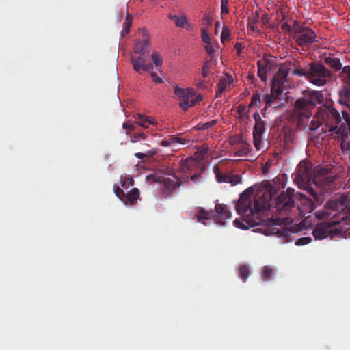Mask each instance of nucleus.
Instances as JSON below:
<instances>
[{
	"label": "nucleus",
	"mask_w": 350,
	"mask_h": 350,
	"mask_svg": "<svg viewBox=\"0 0 350 350\" xmlns=\"http://www.w3.org/2000/svg\"><path fill=\"white\" fill-rule=\"evenodd\" d=\"M340 218L344 221V223L350 225V204L346 209V213H342L340 214Z\"/></svg>",
	"instance_id": "nucleus-44"
},
{
	"label": "nucleus",
	"mask_w": 350,
	"mask_h": 350,
	"mask_svg": "<svg viewBox=\"0 0 350 350\" xmlns=\"http://www.w3.org/2000/svg\"><path fill=\"white\" fill-rule=\"evenodd\" d=\"M174 92L178 97L179 106L184 111H187L190 107L194 106L202 99L201 95L196 96L195 92L191 88L183 89L176 86Z\"/></svg>",
	"instance_id": "nucleus-7"
},
{
	"label": "nucleus",
	"mask_w": 350,
	"mask_h": 350,
	"mask_svg": "<svg viewBox=\"0 0 350 350\" xmlns=\"http://www.w3.org/2000/svg\"><path fill=\"white\" fill-rule=\"evenodd\" d=\"M132 16L128 13L125 21L123 23V29L122 31V36H124L129 32V29L131 25Z\"/></svg>",
	"instance_id": "nucleus-37"
},
{
	"label": "nucleus",
	"mask_w": 350,
	"mask_h": 350,
	"mask_svg": "<svg viewBox=\"0 0 350 350\" xmlns=\"http://www.w3.org/2000/svg\"><path fill=\"white\" fill-rule=\"evenodd\" d=\"M213 216V212L207 211L203 208H199L195 213V217L199 222H204V220H209Z\"/></svg>",
	"instance_id": "nucleus-29"
},
{
	"label": "nucleus",
	"mask_w": 350,
	"mask_h": 350,
	"mask_svg": "<svg viewBox=\"0 0 350 350\" xmlns=\"http://www.w3.org/2000/svg\"><path fill=\"white\" fill-rule=\"evenodd\" d=\"M148 135L143 132H135L130 137V141L132 143H137L140 140H146Z\"/></svg>",
	"instance_id": "nucleus-34"
},
{
	"label": "nucleus",
	"mask_w": 350,
	"mask_h": 350,
	"mask_svg": "<svg viewBox=\"0 0 350 350\" xmlns=\"http://www.w3.org/2000/svg\"><path fill=\"white\" fill-rule=\"evenodd\" d=\"M304 96L305 98H306L312 109H314L317 105L322 103L324 100L322 92L317 90H312L304 92Z\"/></svg>",
	"instance_id": "nucleus-16"
},
{
	"label": "nucleus",
	"mask_w": 350,
	"mask_h": 350,
	"mask_svg": "<svg viewBox=\"0 0 350 350\" xmlns=\"http://www.w3.org/2000/svg\"><path fill=\"white\" fill-rule=\"evenodd\" d=\"M157 152L154 149H152V150H149L148 151H146L145 153H142V152H137V153H135V157L137 159H143L144 158H149V157H152L153 156H154L156 154Z\"/></svg>",
	"instance_id": "nucleus-39"
},
{
	"label": "nucleus",
	"mask_w": 350,
	"mask_h": 350,
	"mask_svg": "<svg viewBox=\"0 0 350 350\" xmlns=\"http://www.w3.org/2000/svg\"><path fill=\"white\" fill-rule=\"evenodd\" d=\"M312 108L304 96L297 99L293 105V113L297 119L298 126H303L312 115Z\"/></svg>",
	"instance_id": "nucleus-8"
},
{
	"label": "nucleus",
	"mask_w": 350,
	"mask_h": 350,
	"mask_svg": "<svg viewBox=\"0 0 350 350\" xmlns=\"http://www.w3.org/2000/svg\"><path fill=\"white\" fill-rule=\"evenodd\" d=\"M282 93H276L273 92V87H271V91L270 94H266L264 97V103L265 104V107L263 111H265L267 108L271 107L272 105L276 101L277 99L279 98L280 96Z\"/></svg>",
	"instance_id": "nucleus-26"
},
{
	"label": "nucleus",
	"mask_w": 350,
	"mask_h": 350,
	"mask_svg": "<svg viewBox=\"0 0 350 350\" xmlns=\"http://www.w3.org/2000/svg\"><path fill=\"white\" fill-rule=\"evenodd\" d=\"M215 212V220L221 225H225L226 221L231 217V213L227 206L223 204H216Z\"/></svg>",
	"instance_id": "nucleus-17"
},
{
	"label": "nucleus",
	"mask_w": 350,
	"mask_h": 350,
	"mask_svg": "<svg viewBox=\"0 0 350 350\" xmlns=\"http://www.w3.org/2000/svg\"><path fill=\"white\" fill-rule=\"evenodd\" d=\"M217 61H213L211 59H206L202 67L201 75L203 78L208 77L214 67L217 65Z\"/></svg>",
	"instance_id": "nucleus-23"
},
{
	"label": "nucleus",
	"mask_w": 350,
	"mask_h": 350,
	"mask_svg": "<svg viewBox=\"0 0 350 350\" xmlns=\"http://www.w3.org/2000/svg\"><path fill=\"white\" fill-rule=\"evenodd\" d=\"M231 29L227 27L224 26L222 28V32L221 35V42L224 44L230 40Z\"/></svg>",
	"instance_id": "nucleus-36"
},
{
	"label": "nucleus",
	"mask_w": 350,
	"mask_h": 350,
	"mask_svg": "<svg viewBox=\"0 0 350 350\" xmlns=\"http://www.w3.org/2000/svg\"><path fill=\"white\" fill-rule=\"evenodd\" d=\"M308 66L306 69L303 68L301 66H299L297 68H295L292 70L291 74L293 75H298L299 77H304L308 81Z\"/></svg>",
	"instance_id": "nucleus-35"
},
{
	"label": "nucleus",
	"mask_w": 350,
	"mask_h": 350,
	"mask_svg": "<svg viewBox=\"0 0 350 350\" xmlns=\"http://www.w3.org/2000/svg\"><path fill=\"white\" fill-rule=\"evenodd\" d=\"M253 193L252 187L247 189L240 195L235 206L237 213L243 217L242 221L236 219L233 221L234 226L238 228L247 229L249 226L257 225L259 221L255 219L259 220V214L270 208L273 196L269 188L265 191L258 190L254 196Z\"/></svg>",
	"instance_id": "nucleus-1"
},
{
	"label": "nucleus",
	"mask_w": 350,
	"mask_h": 350,
	"mask_svg": "<svg viewBox=\"0 0 350 350\" xmlns=\"http://www.w3.org/2000/svg\"><path fill=\"white\" fill-rule=\"evenodd\" d=\"M161 144L165 147L170 146L172 145V142L170 140V138L167 139L163 140L161 142Z\"/></svg>",
	"instance_id": "nucleus-60"
},
{
	"label": "nucleus",
	"mask_w": 350,
	"mask_h": 350,
	"mask_svg": "<svg viewBox=\"0 0 350 350\" xmlns=\"http://www.w3.org/2000/svg\"><path fill=\"white\" fill-rule=\"evenodd\" d=\"M293 29L295 32L294 38L299 46H307L315 41L316 33L312 29L300 26L296 21L294 23Z\"/></svg>",
	"instance_id": "nucleus-9"
},
{
	"label": "nucleus",
	"mask_w": 350,
	"mask_h": 350,
	"mask_svg": "<svg viewBox=\"0 0 350 350\" xmlns=\"http://www.w3.org/2000/svg\"><path fill=\"white\" fill-rule=\"evenodd\" d=\"M223 27L221 25V23L219 21H217L215 23V33L218 34L220 31V29H222Z\"/></svg>",
	"instance_id": "nucleus-58"
},
{
	"label": "nucleus",
	"mask_w": 350,
	"mask_h": 350,
	"mask_svg": "<svg viewBox=\"0 0 350 350\" xmlns=\"http://www.w3.org/2000/svg\"><path fill=\"white\" fill-rule=\"evenodd\" d=\"M350 204V195L343 193L340 196L328 200L324 210L318 211L315 216L318 219L338 220L339 224L343 220L340 218L342 213H346V209Z\"/></svg>",
	"instance_id": "nucleus-3"
},
{
	"label": "nucleus",
	"mask_w": 350,
	"mask_h": 350,
	"mask_svg": "<svg viewBox=\"0 0 350 350\" xmlns=\"http://www.w3.org/2000/svg\"><path fill=\"white\" fill-rule=\"evenodd\" d=\"M174 178L176 179L175 180L170 178L164 179V185L170 191L174 190L177 187H180L182 184V182L176 176Z\"/></svg>",
	"instance_id": "nucleus-30"
},
{
	"label": "nucleus",
	"mask_w": 350,
	"mask_h": 350,
	"mask_svg": "<svg viewBox=\"0 0 350 350\" xmlns=\"http://www.w3.org/2000/svg\"><path fill=\"white\" fill-rule=\"evenodd\" d=\"M315 118L321 120V122L326 127L325 132H329L330 135H336L347 125L342 123V117L339 111L335 109L332 104H324L321 106L316 113Z\"/></svg>",
	"instance_id": "nucleus-4"
},
{
	"label": "nucleus",
	"mask_w": 350,
	"mask_h": 350,
	"mask_svg": "<svg viewBox=\"0 0 350 350\" xmlns=\"http://www.w3.org/2000/svg\"><path fill=\"white\" fill-rule=\"evenodd\" d=\"M235 49L237 50V53L239 54L241 51H242V44L239 42H237L234 46Z\"/></svg>",
	"instance_id": "nucleus-61"
},
{
	"label": "nucleus",
	"mask_w": 350,
	"mask_h": 350,
	"mask_svg": "<svg viewBox=\"0 0 350 350\" xmlns=\"http://www.w3.org/2000/svg\"><path fill=\"white\" fill-rule=\"evenodd\" d=\"M228 4V0H221V12L222 14H227L229 13Z\"/></svg>",
	"instance_id": "nucleus-51"
},
{
	"label": "nucleus",
	"mask_w": 350,
	"mask_h": 350,
	"mask_svg": "<svg viewBox=\"0 0 350 350\" xmlns=\"http://www.w3.org/2000/svg\"><path fill=\"white\" fill-rule=\"evenodd\" d=\"M113 190H114V193H115L116 196L122 202H124V200H125V197H126V193H124V191L119 187H116V186H114Z\"/></svg>",
	"instance_id": "nucleus-45"
},
{
	"label": "nucleus",
	"mask_w": 350,
	"mask_h": 350,
	"mask_svg": "<svg viewBox=\"0 0 350 350\" xmlns=\"http://www.w3.org/2000/svg\"><path fill=\"white\" fill-rule=\"evenodd\" d=\"M323 62L327 66H329L331 68L334 69L336 71H341L342 67L340 59L338 57H333L329 55L328 57H325L323 59Z\"/></svg>",
	"instance_id": "nucleus-21"
},
{
	"label": "nucleus",
	"mask_w": 350,
	"mask_h": 350,
	"mask_svg": "<svg viewBox=\"0 0 350 350\" xmlns=\"http://www.w3.org/2000/svg\"><path fill=\"white\" fill-rule=\"evenodd\" d=\"M337 224H339L338 220L322 222L315 227L312 231V234L315 239L322 240L328 237L332 238L334 234L339 232L336 228H334Z\"/></svg>",
	"instance_id": "nucleus-11"
},
{
	"label": "nucleus",
	"mask_w": 350,
	"mask_h": 350,
	"mask_svg": "<svg viewBox=\"0 0 350 350\" xmlns=\"http://www.w3.org/2000/svg\"><path fill=\"white\" fill-rule=\"evenodd\" d=\"M350 131L349 126L343 127L336 135L340 137L341 150L344 152L348 153L350 151Z\"/></svg>",
	"instance_id": "nucleus-15"
},
{
	"label": "nucleus",
	"mask_w": 350,
	"mask_h": 350,
	"mask_svg": "<svg viewBox=\"0 0 350 350\" xmlns=\"http://www.w3.org/2000/svg\"><path fill=\"white\" fill-rule=\"evenodd\" d=\"M342 116H343L344 119L345 120V121L349 122V115L348 112L345 111H342Z\"/></svg>",
	"instance_id": "nucleus-62"
},
{
	"label": "nucleus",
	"mask_w": 350,
	"mask_h": 350,
	"mask_svg": "<svg viewBox=\"0 0 350 350\" xmlns=\"http://www.w3.org/2000/svg\"><path fill=\"white\" fill-rule=\"evenodd\" d=\"M151 77H152L153 81L157 83H163V80L161 77H158L155 72H151Z\"/></svg>",
	"instance_id": "nucleus-56"
},
{
	"label": "nucleus",
	"mask_w": 350,
	"mask_h": 350,
	"mask_svg": "<svg viewBox=\"0 0 350 350\" xmlns=\"http://www.w3.org/2000/svg\"><path fill=\"white\" fill-rule=\"evenodd\" d=\"M290 70V64H284L280 66L271 82V87H273V92L283 93L284 91L286 90L288 75Z\"/></svg>",
	"instance_id": "nucleus-10"
},
{
	"label": "nucleus",
	"mask_w": 350,
	"mask_h": 350,
	"mask_svg": "<svg viewBox=\"0 0 350 350\" xmlns=\"http://www.w3.org/2000/svg\"><path fill=\"white\" fill-rule=\"evenodd\" d=\"M213 18L210 14H206L203 17V21L208 27L212 23Z\"/></svg>",
	"instance_id": "nucleus-54"
},
{
	"label": "nucleus",
	"mask_w": 350,
	"mask_h": 350,
	"mask_svg": "<svg viewBox=\"0 0 350 350\" xmlns=\"http://www.w3.org/2000/svg\"><path fill=\"white\" fill-rule=\"evenodd\" d=\"M317 178L311 166L303 162L299 164L297 167L295 180L299 188L304 189L310 195V198L301 195L310 212L315 209L317 206L321 205L324 201L323 195L316 191L312 187V183L316 184Z\"/></svg>",
	"instance_id": "nucleus-2"
},
{
	"label": "nucleus",
	"mask_w": 350,
	"mask_h": 350,
	"mask_svg": "<svg viewBox=\"0 0 350 350\" xmlns=\"http://www.w3.org/2000/svg\"><path fill=\"white\" fill-rule=\"evenodd\" d=\"M120 184L122 187H126L127 186L133 185V180L131 177H127V176L123 177L122 176L120 178Z\"/></svg>",
	"instance_id": "nucleus-46"
},
{
	"label": "nucleus",
	"mask_w": 350,
	"mask_h": 350,
	"mask_svg": "<svg viewBox=\"0 0 350 350\" xmlns=\"http://www.w3.org/2000/svg\"><path fill=\"white\" fill-rule=\"evenodd\" d=\"M338 103L350 111V86L341 85L338 91Z\"/></svg>",
	"instance_id": "nucleus-18"
},
{
	"label": "nucleus",
	"mask_w": 350,
	"mask_h": 350,
	"mask_svg": "<svg viewBox=\"0 0 350 350\" xmlns=\"http://www.w3.org/2000/svg\"><path fill=\"white\" fill-rule=\"evenodd\" d=\"M196 165V159H193L192 158L187 159L184 161V162L182 164V170H191V168Z\"/></svg>",
	"instance_id": "nucleus-40"
},
{
	"label": "nucleus",
	"mask_w": 350,
	"mask_h": 350,
	"mask_svg": "<svg viewBox=\"0 0 350 350\" xmlns=\"http://www.w3.org/2000/svg\"><path fill=\"white\" fill-rule=\"evenodd\" d=\"M250 274L249 267L245 265H242L239 269V275L243 282H245Z\"/></svg>",
	"instance_id": "nucleus-33"
},
{
	"label": "nucleus",
	"mask_w": 350,
	"mask_h": 350,
	"mask_svg": "<svg viewBox=\"0 0 350 350\" xmlns=\"http://www.w3.org/2000/svg\"><path fill=\"white\" fill-rule=\"evenodd\" d=\"M185 27L189 31H193V29L192 24L190 23H188L187 21V24H185Z\"/></svg>",
	"instance_id": "nucleus-64"
},
{
	"label": "nucleus",
	"mask_w": 350,
	"mask_h": 350,
	"mask_svg": "<svg viewBox=\"0 0 350 350\" xmlns=\"http://www.w3.org/2000/svg\"><path fill=\"white\" fill-rule=\"evenodd\" d=\"M335 180V177L334 176H327V177H323L321 179L319 180V181L320 180H323L325 182V183L330 187L331 185L333 183V182Z\"/></svg>",
	"instance_id": "nucleus-52"
},
{
	"label": "nucleus",
	"mask_w": 350,
	"mask_h": 350,
	"mask_svg": "<svg viewBox=\"0 0 350 350\" xmlns=\"http://www.w3.org/2000/svg\"><path fill=\"white\" fill-rule=\"evenodd\" d=\"M213 172L218 183H231L232 185H235L241 181V178L239 175L221 173L218 165H215L213 167Z\"/></svg>",
	"instance_id": "nucleus-14"
},
{
	"label": "nucleus",
	"mask_w": 350,
	"mask_h": 350,
	"mask_svg": "<svg viewBox=\"0 0 350 350\" xmlns=\"http://www.w3.org/2000/svg\"><path fill=\"white\" fill-rule=\"evenodd\" d=\"M207 82L205 80L198 79L196 85L198 89H204L206 87Z\"/></svg>",
	"instance_id": "nucleus-53"
},
{
	"label": "nucleus",
	"mask_w": 350,
	"mask_h": 350,
	"mask_svg": "<svg viewBox=\"0 0 350 350\" xmlns=\"http://www.w3.org/2000/svg\"><path fill=\"white\" fill-rule=\"evenodd\" d=\"M136 124L135 121L134 122H126L122 124V128L126 130V134L129 135L131 131L135 129Z\"/></svg>",
	"instance_id": "nucleus-41"
},
{
	"label": "nucleus",
	"mask_w": 350,
	"mask_h": 350,
	"mask_svg": "<svg viewBox=\"0 0 350 350\" xmlns=\"http://www.w3.org/2000/svg\"><path fill=\"white\" fill-rule=\"evenodd\" d=\"M152 59L156 66H161L163 64V59L160 54L157 51H154L151 55Z\"/></svg>",
	"instance_id": "nucleus-42"
},
{
	"label": "nucleus",
	"mask_w": 350,
	"mask_h": 350,
	"mask_svg": "<svg viewBox=\"0 0 350 350\" xmlns=\"http://www.w3.org/2000/svg\"><path fill=\"white\" fill-rule=\"evenodd\" d=\"M311 241H312V239L310 237H302V238L298 239L296 241L295 245H299V246L305 245H307L309 243H310Z\"/></svg>",
	"instance_id": "nucleus-49"
},
{
	"label": "nucleus",
	"mask_w": 350,
	"mask_h": 350,
	"mask_svg": "<svg viewBox=\"0 0 350 350\" xmlns=\"http://www.w3.org/2000/svg\"><path fill=\"white\" fill-rule=\"evenodd\" d=\"M232 81V78L229 75H227L226 77L221 79L217 85L216 96H219L230 85Z\"/></svg>",
	"instance_id": "nucleus-22"
},
{
	"label": "nucleus",
	"mask_w": 350,
	"mask_h": 350,
	"mask_svg": "<svg viewBox=\"0 0 350 350\" xmlns=\"http://www.w3.org/2000/svg\"><path fill=\"white\" fill-rule=\"evenodd\" d=\"M216 123H217V120H211L210 122H208L204 124L203 129H208L210 127H211L213 125H215Z\"/></svg>",
	"instance_id": "nucleus-57"
},
{
	"label": "nucleus",
	"mask_w": 350,
	"mask_h": 350,
	"mask_svg": "<svg viewBox=\"0 0 350 350\" xmlns=\"http://www.w3.org/2000/svg\"><path fill=\"white\" fill-rule=\"evenodd\" d=\"M283 31H291V27L287 23H284L281 27Z\"/></svg>",
	"instance_id": "nucleus-59"
},
{
	"label": "nucleus",
	"mask_w": 350,
	"mask_h": 350,
	"mask_svg": "<svg viewBox=\"0 0 350 350\" xmlns=\"http://www.w3.org/2000/svg\"><path fill=\"white\" fill-rule=\"evenodd\" d=\"M273 273H274V271L271 267H269V266L263 267L262 270V280L265 282L270 281Z\"/></svg>",
	"instance_id": "nucleus-32"
},
{
	"label": "nucleus",
	"mask_w": 350,
	"mask_h": 350,
	"mask_svg": "<svg viewBox=\"0 0 350 350\" xmlns=\"http://www.w3.org/2000/svg\"><path fill=\"white\" fill-rule=\"evenodd\" d=\"M215 47L219 48V44L217 42L213 44L210 42L205 45L204 49L208 54V57L206 59L217 62V55L215 54Z\"/></svg>",
	"instance_id": "nucleus-28"
},
{
	"label": "nucleus",
	"mask_w": 350,
	"mask_h": 350,
	"mask_svg": "<svg viewBox=\"0 0 350 350\" xmlns=\"http://www.w3.org/2000/svg\"><path fill=\"white\" fill-rule=\"evenodd\" d=\"M258 65V76L264 82L267 80V72L270 69V62L267 59L259 60Z\"/></svg>",
	"instance_id": "nucleus-20"
},
{
	"label": "nucleus",
	"mask_w": 350,
	"mask_h": 350,
	"mask_svg": "<svg viewBox=\"0 0 350 350\" xmlns=\"http://www.w3.org/2000/svg\"><path fill=\"white\" fill-rule=\"evenodd\" d=\"M308 81L316 86L326 85L332 77V72L322 63L317 61L308 64Z\"/></svg>",
	"instance_id": "nucleus-5"
},
{
	"label": "nucleus",
	"mask_w": 350,
	"mask_h": 350,
	"mask_svg": "<svg viewBox=\"0 0 350 350\" xmlns=\"http://www.w3.org/2000/svg\"><path fill=\"white\" fill-rule=\"evenodd\" d=\"M170 142L172 144H185L187 142V140L183 138L178 137L176 136L171 137L170 138Z\"/></svg>",
	"instance_id": "nucleus-50"
},
{
	"label": "nucleus",
	"mask_w": 350,
	"mask_h": 350,
	"mask_svg": "<svg viewBox=\"0 0 350 350\" xmlns=\"http://www.w3.org/2000/svg\"><path fill=\"white\" fill-rule=\"evenodd\" d=\"M237 113L240 117H243L246 113V107L242 105H239L237 107Z\"/></svg>",
	"instance_id": "nucleus-55"
},
{
	"label": "nucleus",
	"mask_w": 350,
	"mask_h": 350,
	"mask_svg": "<svg viewBox=\"0 0 350 350\" xmlns=\"http://www.w3.org/2000/svg\"><path fill=\"white\" fill-rule=\"evenodd\" d=\"M139 197V191L137 188H133L127 194H126L124 202L125 204H129L130 205H134Z\"/></svg>",
	"instance_id": "nucleus-25"
},
{
	"label": "nucleus",
	"mask_w": 350,
	"mask_h": 350,
	"mask_svg": "<svg viewBox=\"0 0 350 350\" xmlns=\"http://www.w3.org/2000/svg\"><path fill=\"white\" fill-rule=\"evenodd\" d=\"M260 93L258 91H256L253 93L251 102L249 105V107H253L255 106H258V105L260 103Z\"/></svg>",
	"instance_id": "nucleus-38"
},
{
	"label": "nucleus",
	"mask_w": 350,
	"mask_h": 350,
	"mask_svg": "<svg viewBox=\"0 0 350 350\" xmlns=\"http://www.w3.org/2000/svg\"><path fill=\"white\" fill-rule=\"evenodd\" d=\"M341 85L350 86V66H344L338 74Z\"/></svg>",
	"instance_id": "nucleus-24"
},
{
	"label": "nucleus",
	"mask_w": 350,
	"mask_h": 350,
	"mask_svg": "<svg viewBox=\"0 0 350 350\" xmlns=\"http://www.w3.org/2000/svg\"><path fill=\"white\" fill-rule=\"evenodd\" d=\"M131 63L133 69L137 73L141 74L144 71H150L153 69V66L148 62L146 55H133L131 58Z\"/></svg>",
	"instance_id": "nucleus-13"
},
{
	"label": "nucleus",
	"mask_w": 350,
	"mask_h": 350,
	"mask_svg": "<svg viewBox=\"0 0 350 350\" xmlns=\"http://www.w3.org/2000/svg\"><path fill=\"white\" fill-rule=\"evenodd\" d=\"M135 118L136 119L135 123L145 129L148 128L150 124H154V122L152 118L143 114L137 113Z\"/></svg>",
	"instance_id": "nucleus-27"
},
{
	"label": "nucleus",
	"mask_w": 350,
	"mask_h": 350,
	"mask_svg": "<svg viewBox=\"0 0 350 350\" xmlns=\"http://www.w3.org/2000/svg\"><path fill=\"white\" fill-rule=\"evenodd\" d=\"M201 38L204 43L209 44L211 42V38L205 28L201 29Z\"/></svg>",
	"instance_id": "nucleus-48"
},
{
	"label": "nucleus",
	"mask_w": 350,
	"mask_h": 350,
	"mask_svg": "<svg viewBox=\"0 0 350 350\" xmlns=\"http://www.w3.org/2000/svg\"><path fill=\"white\" fill-rule=\"evenodd\" d=\"M133 55H146L150 50V43L148 39H144L142 41L137 40L134 46Z\"/></svg>",
	"instance_id": "nucleus-19"
},
{
	"label": "nucleus",
	"mask_w": 350,
	"mask_h": 350,
	"mask_svg": "<svg viewBox=\"0 0 350 350\" xmlns=\"http://www.w3.org/2000/svg\"><path fill=\"white\" fill-rule=\"evenodd\" d=\"M255 126L253 131L254 146L256 150L262 148L263 135L265 132L267 122L263 120L258 112L254 114Z\"/></svg>",
	"instance_id": "nucleus-12"
},
{
	"label": "nucleus",
	"mask_w": 350,
	"mask_h": 350,
	"mask_svg": "<svg viewBox=\"0 0 350 350\" xmlns=\"http://www.w3.org/2000/svg\"><path fill=\"white\" fill-rule=\"evenodd\" d=\"M295 190L288 188L274 199V208L281 216L288 215L295 207Z\"/></svg>",
	"instance_id": "nucleus-6"
},
{
	"label": "nucleus",
	"mask_w": 350,
	"mask_h": 350,
	"mask_svg": "<svg viewBox=\"0 0 350 350\" xmlns=\"http://www.w3.org/2000/svg\"><path fill=\"white\" fill-rule=\"evenodd\" d=\"M208 152V148L203 147V148L198 149V150L196 153V156L198 159L202 160L207 155Z\"/></svg>",
	"instance_id": "nucleus-43"
},
{
	"label": "nucleus",
	"mask_w": 350,
	"mask_h": 350,
	"mask_svg": "<svg viewBox=\"0 0 350 350\" xmlns=\"http://www.w3.org/2000/svg\"><path fill=\"white\" fill-rule=\"evenodd\" d=\"M168 18L170 20L174 21L176 26L178 27L184 28L185 26V24H187V18L185 16L169 14Z\"/></svg>",
	"instance_id": "nucleus-31"
},
{
	"label": "nucleus",
	"mask_w": 350,
	"mask_h": 350,
	"mask_svg": "<svg viewBox=\"0 0 350 350\" xmlns=\"http://www.w3.org/2000/svg\"><path fill=\"white\" fill-rule=\"evenodd\" d=\"M200 178V175L198 174H193V176H191V180L194 182V183H196L198 179Z\"/></svg>",
	"instance_id": "nucleus-63"
},
{
	"label": "nucleus",
	"mask_w": 350,
	"mask_h": 350,
	"mask_svg": "<svg viewBox=\"0 0 350 350\" xmlns=\"http://www.w3.org/2000/svg\"><path fill=\"white\" fill-rule=\"evenodd\" d=\"M317 120H312L310 124L308 125L309 129L312 131H314L317 129L321 124L323 123L321 122V120H319V118H316Z\"/></svg>",
	"instance_id": "nucleus-47"
}]
</instances>
